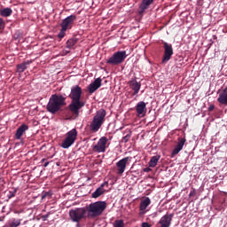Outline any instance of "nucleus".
<instances>
[{
    "label": "nucleus",
    "mask_w": 227,
    "mask_h": 227,
    "mask_svg": "<svg viewBox=\"0 0 227 227\" xmlns=\"http://www.w3.org/2000/svg\"><path fill=\"white\" fill-rule=\"evenodd\" d=\"M20 225V221H12L10 223V227H19Z\"/></svg>",
    "instance_id": "473e14b6"
},
{
    "label": "nucleus",
    "mask_w": 227,
    "mask_h": 227,
    "mask_svg": "<svg viewBox=\"0 0 227 227\" xmlns=\"http://www.w3.org/2000/svg\"><path fill=\"white\" fill-rule=\"evenodd\" d=\"M160 159V156H159V155L153 156L149 161V168H155V166H157V162H159Z\"/></svg>",
    "instance_id": "a878e982"
},
{
    "label": "nucleus",
    "mask_w": 227,
    "mask_h": 227,
    "mask_svg": "<svg viewBox=\"0 0 227 227\" xmlns=\"http://www.w3.org/2000/svg\"><path fill=\"white\" fill-rule=\"evenodd\" d=\"M142 200H150L148 197H143Z\"/></svg>",
    "instance_id": "ea45409f"
},
{
    "label": "nucleus",
    "mask_w": 227,
    "mask_h": 227,
    "mask_svg": "<svg viewBox=\"0 0 227 227\" xmlns=\"http://www.w3.org/2000/svg\"><path fill=\"white\" fill-rule=\"evenodd\" d=\"M177 144L176 145L175 148L173 149L171 153V159L175 157V155H178L182 150H184V145H185V142L187 141L185 137H178Z\"/></svg>",
    "instance_id": "9d476101"
},
{
    "label": "nucleus",
    "mask_w": 227,
    "mask_h": 227,
    "mask_svg": "<svg viewBox=\"0 0 227 227\" xmlns=\"http://www.w3.org/2000/svg\"><path fill=\"white\" fill-rule=\"evenodd\" d=\"M215 108V106L214 105H211L209 107H208V111H214V109Z\"/></svg>",
    "instance_id": "e433bc0d"
},
{
    "label": "nucleus",
    "mask_w": 227,
    "mask_h": 227,
    "mask_svg": "<svg viewBox=\"0 0 227 227\" xmlns=\"http://www.w3.org/2000/svg\"><path fill=\"white\" fill-rule=\"evenodd\" d=\"M52 191H48V192H43L41 198L42 200H51L52 198Z\"/></svg>",
    "instance_id": "cd10ccee"
},
{
    "label": "nucleus",
    "mask_w": 227,
    "mask_h": 227,
    "mask_svg": "<svg viewBox=\"0 0 227 227\" xmlns=\"http://www.w3.org/2000/svg\"><path fill=\"white\" fill-rule=\"evenodd\" d=\"M67 106V98L63 95L52 94L46 106L48 113L51 114H56V113L61 111V107Z\"/></svg>",
    "instance_id": "f03ea898"
},
{
    "label": "nucleus",
    "mask_w": 227,
    "mask_h": 227,
    "mask_svg": "<svg viewBox=\"0 0 227 227\" xmlns=\"http://www.w3.org/2000/svg\"><path fill=\"white\" fill-rule=\"evenodd\" d=\"M49 164H50V162H49V161H45V163H44L43 167H44V168H47V166H49Z\"/></svg>",
    "instance_id": "4c0bfd02"
},
{
    "label": "nucleus",
    "mask_w": 227,
    "mask_h": 227,
    "mask_svg": "<svg viewBox=\"0 0 227 227\" xmlns=\"http://www.w3.org/2000/svg\"><path fill=\"white\" fill-rule=\"evenodd\" d=\"M81 208H83L88 212V219H95L96 217L100 216L106 208H107V203L106 201H97Z\"/></svg>",
    "instance_id": "7ed1b4c3"
},
{
    "label": "nucleus",
    "mask_w": 227,
    "mask_h": 227,
    "mask_svg": "<svg viewBox=\"0 0 227 227\" xmlns=\"http://www.w3.org/2000/svg\"><path fill=\"white\" fill-rule=\"evenodd\" d=\"M102 86V79L97 78L92 83H90L88 86V91L91 95L92 93H95L98 88Z\"/></svg>",
    "instance_id": "a211bd4d"
},
{
    "label": "nucleus",
    "mask_w": 227,
    "mask_h": 227,
    "mask_svg": "<svg viewBox=\"0 0 227 227\" xmlns=\"http://www.w3.org/2000/svg\"><path fill=\"white\" fill-rule=\"evenodd\" d=\"M69 218H70V221L79 224V223L82 219H88V212L84 209V207H77L74 209H70Z\"/></svg>",
    "instance_id": "423d86ee"
},
{
    "label": "nucleus",
    "mask_w": 227,
    "mask_h": 227,
    "mask_svg": "<svg viewBox=\"0 0 227 227\" xmlns=\"http://www.w3.org/2000/svg\"><path fill=\"white\" fill-rule=\"evenodd\" d=\"M136 111L137 116L140 118H143L146 115V112L148 111L146 108V103L145 101H140L137 104Z\"/></svg>",
    "instance_id": "4468645a"
},
{
    "label": "nucleus",
    "mask_w": 227,
    "mask_h": 227,
    "mask_svg": "<svg viewBox=\"0 0 227 227\" xmlns=\"http://www.w3.org/2000/svg\"><path fill=\"white\" fill-rule=\"evenodd\" d=\"M82 96V89L79 85H74L71 88V92L69 94V98L71 103L68 105V109L72 114L74 116H79V111L86 106L84 101H81V97Z\"/></svg>",
    "instance_id": "f257e3e1"
},
{
    "label": "nucleus",
    "mask_w": 227,
    "mask_h": 227,
    "mask_svg": "<svg viewBox=\"0 0 227 227\" xmlns=\"http://www.w3.org/2000/svg\"><path fill=\"white\" fill-rule=\"evenodd\" d=\"M75 20H77V16H75L74 14L70 15L63 20L60 26L62 28L67 30V29H68V27H72V25L74 24V22H75Z\"/></svg>",
    "instance_id": "ddd939ff"
},
{
    "label": "nucleus",
    "mask_w": 227,
    "mask_h": 227,
    "mask_svg": "<svg viewBox=\"0 0 227 227\" xmlns=\"http://www.w3.org/2000/svg\"><path fill=\"white\" fill-rule=\"evenodd\" d=\"M142 227H152V224L149 223H142Z\"/></svg>",
    "instance_id": "f704fd0d"
},
{
    "label": "nucleus",
    "mask_w": 227,
    "mask_h": 227,
    "mask_svg": "<svg viewBox=\"0 0 227 227\" xmlns=\"http://www.w3.org/2000/svg\"><path fill=\"white\" fill-rule=\"evenodd\" d=\"M13 13V11L10 7L4 8L0 10L1 17H10Z\"/></svg>",
    "instance_id": "393cba45"
},
{
    "label": "nucleus",
    "mask_w": 227,
    "mask_h": 227,
    "mask_svg": "<svg viewBox=\"0 0 227 227\" xmlns=\"http://www.w3.org/2000/svg\"><path fill=\"white\" fill-rule=\"evenodd\" d=\"M77 43V39L76 38H71L67 41V49H72L74 45Z\"/></svg>",
    "instance_id": "bb28decb"
},
{
    "label": "nucleus",
    "mask_w": 227,
    "mask_h": 227,
    "mask_svg": "<svg viewBox=\"0 0 227 227\" xmlns=\"http://www.w3.org/2000/svg\"><path fill=\"white\" fill-rule=\"evenodd\" d=\"M154 1L155 0H143L138 6V14L143 15V13H145V12L150 8V5L153 4Z\"/></svg>",
    "instance_id": "f3484780"
},
{
    "label": "nucleus",
    "mask_w": 227,
    "mask_h": 227,
    "mask_svg": "<svg viewBox=\"0 0 227 227\" xmlns=\"http://www.w3.org/2000/svg\"><path fill=\"white\" fill-rule=\"evenodd\" d=\"M33 63V60H27L16 66V72L22 74L24 71L27 70V67Z\"/></svg>",
    "instance_id": "aec40b11"
},
{
    "label": "nucleus",
    "mask_w": 227,
    "mask_h": 227,
    "mask_svg": "<svg viewBox=\"0 0 227 227\" xmlns=\"http://www.w3.org/2000/svg\"><path fill=\"white\" fill-rule=\"evenodd\" d=\"M127 59L126 51H118L114 52L108 59L106 60V65H111L112 67H118L121 65L123 61Z\"/></svg>",
    "instance_id": "39448f33"
},
{
    "label": "nucleus",
    "mask_w": 227,
    "mask_h": 227,
    "mask_svg": "<svg viewBox=\"0 0 227 227\" xmlns=\"http://www.w3.org/2000/svg\"><path fill=\"white\" fill-rule=\"evenodd\" d=\"M107 141H109V139H107V137H102L101 138H99L98 144L92 148L93 152H98V153H102L106 152V145H107Z\"/></svg>",
    "instance_id": "1a4fd4ad"
},
{
    "label": "nucleus",
    "mask_w": 227,
    "mask_h": 227,
    "mask_svg": "<svg viewBox=\"0 0 227 227\" xmlns=\"http://www.w3.org/2000/svg\"><path fill=\"white\" fill-rule=\"evenodd\" d=\"M129 157H125L116 163L118 175H123V173H125V169H127V163L129 162Z\"/></svg>",
    "instance_id": "2eb2a0df"
},
{
    "label": "nucleus",
    "mask_w": 227,
    "mask_h": 227,
    "mask_svg": "<svg viewBox=\"0 0 227 227\" xmlns=\"http://www.w3.org/2000/svg\"><path fill=\"white\" fill-rule=\"evenodd\" d=\"M114 227H124L123 220L119 219L114 221Z\"/></svg>",
    "instance_id": "c756f323"
},
{
    "label": "nucleus",
    "mask_w": 227,
    "mask_h": 227,
    "mask_svg": "<svg viewBox=\"0 0 227 227\" xmlns=\"http://www.w3.org/2000/svg\"><path fill=\"white\" fill-rule=\"evenodd\" d=\"M174 215L173 214H168L163 216H161L160 220V227H170L171 221L173 220Z\"/></svg>",
    "instance_id": "dca6fc26"
},
{
    "label": "nucleus",
    "mask_w": 227,
    "mask_h": 227,
    "mask_svg": "<svg viewBox=\"0 0 227 227\" xmlns=\"http://www.w3.org/2000/svg\"><path fill=\"white\" fill-rule=\"evenodd\" d=\"M143 171H144L145 173H150V171H152V168H150V167L145 168L143 169Z\"/></svg>",
    "instance_id": "c9c22d12"
},
{
    "label": "nucleus",
    "mask_w": 227,
    "mask_h": 227,
    "mask_svg": "<svg viewBox=\"0 0 227 227\" xmlns=\"http://www.w3.org/2000/svg\"><path fill=\"white\" fill-rule=\"evenodd\" d=\"M28 129L29 126H27V124H22L21 126H20L16 130V139H20V137H22V136L24 135V132H26V130H27Z\"/></svg>",
    "instance_id": "412c9836"
},
{
    "label": "nucleus",
    "mask_w": 227,
    "mask_h": 227,
    "mask_svg": "<svg viewBox=\"0 0 227 227\" xmlns=\"http://www.w3.org/2000/svg\"><path fill=\"white\" fill-rule=\"evenodd\" d=\"M163 43V49H164V54L161 60V63L166 64L169 59H171V56H173V45L168 43L167 42H162Z\"/></svg>",
    "instance_id": "6e6552de"
},
{
    "label": "nucleus",
    "mask_w": 227,
    "mask_h": 227,
    "mask_svg": "<svg viewBox=\"0 0 227 227\" xmlns=\"http://www.w3.org/2000/svg\"><path fill=\"white\" fill-rule=\"evenodd\" d=\"M106 116H107V112L106 109L101 108L97 111L90 124V130L91 132H98L100 129H102L104 121H106Z\"/></svg>",
    "instance_id": "20e7f679"
},
{
    "label": "nucleus",
    "mask_w": 227,
    "mask_h": 227,
    "mask_svg": "<svg viewBox=\"0 0 227 227\" xmlns=\"http://www.w3.org/2000/svg\"><path fill=\"white\" fill-rule=\"evenodd\" d=\"M6 27V22L3 18H0V31H4V27Z\"/></svg>",
    "instance_id": "2f4dec72"
},
{
    "label": "nucleus",
    "mask_w": 227,
    "mask_h": 227,
    "mask_svg": "<svg viewBox=\"0 0 227 227\" xmlns=\"http://www.w3.org/2000/svg\"><path fill=\"white\" fill-rule=\"evenodd\" d=\"M107 187H109V183L108 182H104L92 193L91 198H94V199L100 198V196H102V194H106V192H107Z\"/></svg>",
    "instance_id": "f8f14e48"
},
{
    "label": "nucleus",
    "mask_w": 227,
    "mask_h": 227,
    "mask_svg": "<svg viewBox=\"0 0 227 227\" xmlns=\"http://www.w3.org/2000/svg\"><path fill=\"white\" fill-rule=\"evenodd\" d=\"M189 198H196V189L192 188V190L189 193Z\"/></svg>",
    "instance_id": "72a5a7b5"
},
{
    "label": "nucleus",
    "mask_w": 227,
    "mask_h": 227,
    "mask_svg": "<svg viewBox=\"0 0 227 227\" xmlns=\"http://www.w3.org/2000/svg\"><path fill=\"white\" fill-rule=\"evenodd\" d=\"M132 137V131H129V134H127L125 137H122L121 143H129V140Z\"/></svg>",
    "instance_id": "c85d7f7f"
},
{
    "label": "nucleus",
    "mask_w": 227,
    "mask_h": 227,
    "mask_svg": "<svg viewBox=\"0 0 227 227\" xmlns=\"http://www.w3.org/2000/svg\"><path fill=\"white\" fill-rule=\"evenodd\" d=\"M150 204H151L150 200H142V202H140V211H141L140 215L146 214L145 210H146V208L150 206Z\"/></svg>",
    "instance_id": "5701e85b"
},
{
    "label": "nucleus",
    "mask_w": 227,
    "mask_h": 227,
    "mask_svg": "<svg viewBox=\"0 0 227 227\" xmlns=\"http://www.w3.org/2000/svg\"><path fill=\"white\" fill-rule=\"evenodd\" d=\"M18 188H10L8 191L4 192V194L8 200H12V198H15V194H17Z\"/></svg>",
    "instance_id": "b1692460"
},
{
    "label": "nucleus",
    "mask_w": 227,
    "mask_h": 227,
    "mask_svg": "<svg viewBox=\"0 0 227 227\" xmlns=\"http://www.w3.org/2000/svg\"><path fill=\"white\" fill-rule=\"evenodd\" d=\"M177 144L176 145L175 148L173 149L171 153V159L175 157V155H178L182 150H184V145H185V142L187 141L185 137H178Z\"/></svg>",
    "instance_id": "9b49d317"
},
{
    "label": "nucleus",
    "mask_w": 227,
    "mask_h": 227,
    "mask_svg": "<svg viewBox=\"0 0 227 227\" xmlns=\"http://www.w3.org/2000/svg\"><path fill=\"white\" fill-rule=\"evenodd\" d=\"M75 139H77V129H73L67 132V137L61 144L62 148H70L74 143H75Z\"/></svg>",
    "instance_id": "0eeeda50"
},
{
    "label": "nucleus",
    "mask_w": 227,
    "mask_h": 227,
    "mask_svg": "<svg viewBox=\"0 0 227 227\" xmlns=\"http://www.w3.org/2000/svg\"><path fill=\"white\" fill-rule=\"evenodd\" d=\"M129 87L133 90V95H137L141 90V82H137L136 79H132L129 82Z\"/></svg>",
    "instance_id": "6ab92c4d"
},
{
    "label": "nucleus",
    "mask_w": 227,
    "mask_h": 227,
    "mask_svg": "<svg viewBox=\"0 0 227 227\" xmlns=\"http://www.w3.org/2000/svg\"><path fill=\"white\" fill-rule=\"evenodd\" d=\"M67 28H63V27H61V29H60V31H59V35H58V37L59 38H65V35H67Z\"/></svg>",
    "instance_id": "7c9ffc66"
},
{
    "label": "nucleus",
    "mask_w": 227,
    "mask_h": 227,
    "mask_svg": "<svg viewBox=\"0 0 227 227\" xmlns=\"http://www.w3.org/2000/svg\"><path fill=\"white\" fill-rule=\"evenodd\" d=\"M45 160H47L45 158L41 160V163L43 164V162H45Z\"/></svg>",
    "instance_id": "58836bf2"
},
{
    "label": "nucleus",
    "mask_w": 227,
    "mask_h": 227,
    "mask_svg": "<svg viewBox=\"0 0 227 227\" xmlns=\"http://www.w3.org/2000/svg\"><path fill=\"white\" fill-rule=\"evenodd\" d=\"M217 102L222 106H227V87L219 94Z\"/></svg>",
    "instance_id": "4be33fe9"
}]
</instances>
